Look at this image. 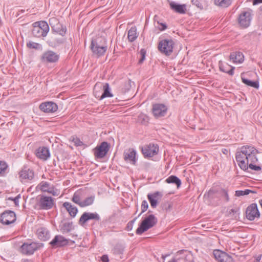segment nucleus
I'll list each match as a JSON object with an SVG mask.
<instances>
[{"label": "nucleus", "instance_id": "nucleus-6", "mask_svg": "<svg viewBox=\"0 0 262 262\" xmlns=\"http://www.w3.org/2000/svg\"><path fill=\"white\" fill-rule=\"evenodd\" d=\"M42 246L43 244L40 243H25L21 246V250L24 254L31 255Z\"/></svg>", "mask_w": 262, "mask_h": 262}, {"label": "nucleus", "instance_id": "nucleus-19", "mask_svg": "<svg viewBox=\"0 0 262 262\" xmlns=\"http://www.w3.org/2000/svg\"><path fill=\"white\" fill-rule=\"evenodd\" d=\"M123 155L124 159L126 162H129L133 165H135L136 162V152L134 149H128L124 152Z\"/></svg>", "mask_w": 262, "mask_h": 262}, {"label": "nucleus", "instance_id": "nucleus-60", "mask_svg": "<svg viewBox=\"0 0 262 262\" xmlns=\"http://www.w3.org/2000/svg\"><path fill=\"white\" fill-rule=\"evenodd\" d=\"M13 199H14V198H12V197H10V198H8V200H11V201H13Z\"/></svg>", "mask_w": 262, "mask_h": 262}, {"label": "nucleus", "instance_id": "nucleus-48", "mask_svg": "<svg viewBox=\"0 0 262 262\" xmlns=\"http://www.w3.org/2000/svg\"><path fill=\"white\" fill-rule=\"evenodd\" d=\"M138 217H135V219H134L133 220L129 221L127 224V226H126V229L127 231H130L132 230L133 229V225H134V223L135 222V221H136Z\"/></svg>", "mask_w": 262, "mask_h": 262}, {"label": "nucleus", "instance_id": "nucleus-43", "mask_svg": "<svg viewBox=\"0 0 262 262\" xmlns=\"http://www.w3.org/2000/svg\"><path fill=\"white\" fill-rule=\"evenodd\" d=\"M252 191L249 189H245V190H237L235 191V195L241 196L245 195H248Z\"/></svg>", "mask_w": 262, "mask_h": 262}, {"label": "nucleus", "instance_id": "nucleus-21", "mask_svg": "<svg viewBox=\"0 0 262 262\" xmlns=\"http://www.w3.org/2000/svg\"><path fill=\"white\" fill-rule=\"evenodd\" d=\"M163 196L161 192L156 191L151 194L147 195V198L150 202L151 207L155 208L158 205V200L161 199Z\"/></svg>", "mask_w": 262, "mask_h": 262}, {"label": "nucleus", "instance_id": "nucleus-1", "mask_svg": "<svg viewBox=\"0 0 262 262\" xmlns=\"http://www.w3.org/2000/svg\"><path fill=\"white\" fill-rule=\"evenodd\" d=\"M258 153V150L250 145H244L238 149L235 158L239 167L244 171H247L248 168L254 171H260V166L253 164L258 161L256 156Z\"/></svg>", "mask_w": 262, "mask_h": 262}, {"label": "nucleus", "instance_id": "nucleus-31", "mask_svg": "<svg viewBox=\"0 0 262 262\" xmlns=\"http://www.w3.org/2000/svg\"><path fill=\"white\" fill-rule=\"evenodd\" d=\"M103 93L100 96V100H102L106 97H112L113 94L110 92V88L109 84L107 83H105L103 86Z\"/></svg>", "mask_w": 262, "mask_h": 262}, {"label": "nucleus", "instance_id": "nucleus-30", "mask_svg": "<svg viewBox=\"0 0 262 262\" xmlns=\"http://www.w3.org/2000/svg\"><path fill=\"white\" fill-rule=\"evenodd\" d=\"M42 31L40 27H38L37 25H35L34 23L33 24V29L32 30V35L36 37H45L47 35L45 34Z\"/></svg>", "mask_w": 262, "mask_h": 262}, {"label": "nucleus", "instance_id": "nucleus-4", "mask_svg": "<svg viewBox=\"0 0 262 262\" xmlns=\"http://www.w3.org/2000/svg\"><path fill=\"white\" fill-rule=\"evenodd\" d=\"M174 42L172 39H163L158 45V49L166 55H169L173 52Z\"/></svg>", "mask_w": 262, "mask_h": 262}, {"label": "nucleus", "instance_id": "nucleus-22", "mask_svg": "<svg viewBox=\"0 0 262 262\" xmlns=\"http://www.w3.org/2000/svg\"><path fill=\"white\" fill-rule=\"evenodd\" d=\"M36 155L38 158L43 160H46L49 158L50 154L47 147H40L36 150Z\"/></svg>", "mask_w": 262, "mask_h": 262}, {"label": "nucleus", "instance_id": "nucleus-11", "mask_svg": "<svg viewBox=\"0 0 262 262\" xmlns=\"http://www.w3.org/2000/svg\"><path fill=\"white\" fill-rule=\"evenodd\" d=\"M59 58V55L51 50L43 52L40 57L41 61L45 63H55L58 61Z\"/></svg>", "mask_w": 262, "mask_h": 262}, {"label": "nucleus", "instance_id": "nucleus-16", "mask_svg": "<svg viewBox=\"0 0 262 262\" xmlns=\"http://www.w3.org/2000/svg\"><path fill=\"white\" fill-rule=\"evenodd\" d=\"M213 254L218 262H233V259L230 255L221 250H214Z\"/></svg>", "mask_w": 262, "mask_h": 262}, {"label": "nucleus", "instance_id": "nucleus-38", "mask_svg": "<svg viewBox=\"0 0 262 262\" xmlns=\"http://www.w3.org/2000/svg\"><path fill=\"white\" fill-rule=\"evenodd\" d=\"M73 224L72 222H68L64 223L61 228V231L63 233H68L72 229Z\"/></svg>", "mask_w": 262, "mask_h": 262}, {"label": "nucleus", "instance_id": "nucleus-27", "mask_svg": "<svg viewBox=\"0 0 262 262\" xmlns=\"http://www.w3.org/2000/svg\"><path fill=\"white\" fill-rule=\"evenodd\" d=\"M219 68L220 71L228 73L230 75H233L234 74V67H230L227 63L223 64L221 62H219Z\"/></svg>", "mask_w": 262, "mask_h": 262}, {"label": "nucleus", "instance_id": "nucleus-17", "mask_svg": "<svg viewBox=\"0 0 262 262\" xmlns=\"http://www.w3.org/2000/svg\"><path fill=\"white\" fill-rule=\"evenodd\" d=\"M90 220H95L99 221L100 220V216L97 213L84 212L79 220V224L83 226L85 223Z\"/></svg>", "mask_w": 262, "mask_h": 262}, {"label": "nucleus", "instance_id": "nucleus-34", "mask_svg": "<svg viewBox=\"0 0 262 262\" xmlns=\"http://www.w3.org/2000/svg\"><path fill=\"white\" fill-rule=\"evenodd\" d=\"M52 30L57 33L63 36L66 32V28H63L62 24L60 23L52 28Z\"/></svg>", "mask_w": 262, "mask_h": 262}, {"label": "nucleus", "instance_id": "nucleus-49", "mask_svg": "<svg viewBox=\"0 0 262 262\" xmlns=\"http://www.w3.org/2000/svg\"><path fill=\"white\" fill-rule=\"evenodd\" d=\"M220 194L221 195V196L223 198H225L226 201H228L229 200V195H228V192L225 189H222L221 190V192H220Z\"/></svg>", "mask_w": 262, "mask_h": 262}, {"label": "nucleus", "instance_id": "nucleus-57", "mask_svg": "<svg viewBox=\"0 0 262 262\" xmlns=\"http://www.w3.org/2000/svg\"><path fill=\"white\" fill-rule=\"evenodd\" d=\"M261 255H259L257 257V259H256V260L257 261V262H258L260 259H261Z\"/></svg>", "mask_w": 262, "mask_h": 262}, {"label": "nucleus", "instance_id": "nucleus-39", "mask_svg": "<svg viewBox=\"0 0 262 262\" xmlns=\"http://www.w3.org/2000/svg\"><path fill=\"white\" fill-rule=\"evenodd\" d=\"M94 199L95 197L94 196H91L86 198L84 201H82L81 207H84L92 205L94 202Z\"/></svg>", "mask_w": 262, "mask_h": 262}, {"label": "nucleus", "instance_id": "nucleus-20", "mask_svg": "<svg viewBox=\"0 0 262 262\" xmlns=\"http://www.w3.org/2000/svg\"><path fill=\"white\" fill-rule=\"evenodd\" d=\"M68 244V240L63 236L58 235H56L50 243V244L53 248L62 247Z\"/></svg>", "mask_w": 262, "mask_h": 262}, {"label": "nucleus", "instance_id": "nucleus-9", "mask_svg": "<svg viewBox=\"0 0 262 262\" xmlns=\"http://www.w3.org/2000/svg\"><path fill=\"white\" fill-rule=\"evenodd\" d=\"M141 151L145 158H151L158 154L159 146L157 144H149L142 147Z\"/></svg>", "mask_w": 262, "mask_h": 262}, {"label": "nucleus", "instance_id": "nucleus-46", "mask_svg": "<svg viewBox=\"0 0 262 262\" xmlns=\"http://www.w3.org/2000/svg\"><path fill=\"white\" fill-rule=\"evenodd\" d=\"M146 51L144 49H142L140 51V58L139 60V63L141 64L144 61Z\"/></svg>", "mask_w": 262, "mask_h": 262}, {"label": "nucleus", "instance_id": "nucleus-18", "mask_svg": "<svg viewBox=\"0 0 262 262\" xmlns=\"http://www.w3.org/2000/svg\"><path fill=\"white\" fill-rule=\"evenodd\" d=\"M39 108L45 113H53L57 110L58 106L54 102H46L40 104Z\"/></svg>", "mask_w": 262, "mask_h": 262}, {"label": "nucleus", "instance_id": "nucleus-42", "mask_svg": "<svg viewBox=\"0 0 262 262\" xmlns=\"http://www.w3.org/2000/svg\"><path fill=\"white\" fill-rule=\"evenodd\" d=\"M204 0H191L192 5L202 10L204 8Z\"/></svg>", "mask_w": 262, "mask_h": 262}, {"label": "nucleus", "instance_id": "nucleus-25", "mask_svg": "<svg viewBox=\"0 0 262 262\" xmlns=\"http://www.w3.org/2000/svg\"><path fill=\"white\" fill-rule=\"evenodd\" d=\"M244 55L239 52L232 53L230 56V59L234 63H242L244 61Z\"/></svg>", "mask_w": 262, "mask_h": 262}, {"label": "nucleus", "instance_id": "nucleus-29", "mask_svg": "<svg viewBox=\"0 0 262 262\" xmlns=\"http://www.w3.org/2000/svg\"><path fill=\"white\" fill-rule=\"evenodd\" d=\"M165 182L168 184L172 183L176 184L177 185V188H179L181 185V180L177 176L173 175L168 177L166 179Z\"/></svg>", "mask_w": 262, "mask_h": 262}, {"label": "nucleus", "instance_id": "nucleus-44", "mask_svg": "<svg viewBox=\"0 0 262 262\" xmlns=\"http://www.w3.org/2000/svg\"><path fill=\"white\" fill-rule=\"evenodd\" d=\"M148 208V204L146 201L144 200L142 202L141 204V212L138 215V217H139L141 214L144 212Z\"/></svg>", "mask_w": 262, "mask_h": 262}, {"label": "nucleus", "instance_id": "nucleus-37", "mask_svg": "<svg viewBox=\"0 0 262 262\" xmlns=\"http://www.w3.org/2000/svg\"><path fill=\"white\" fill-rule=\"evenodd\" d=\"M38 186L41 191L47 192H48V191L52 187V186H51L48 182L45 181H42L39 184Z\"/></svg>", "mask_w": 262, "mask_h": 262}, {"label": "nucleus", "instance_id": "nucleus-53", "mask_svg": "<svg viewBox=\"0 0 262 262\" xmlns=\"http://www.w3.org/2000/svg\"><path fill=\"white\" fill-rule=\"evenodd\" d=\"M160 25L161 26V27H159V30L160 31H163L167 28V26L165 24L160 23Z\"/></svg>", "mask_w": 262, "mask_h": 262}, {"label": "nucleus", "instance_id": "nucleus-47", "mask_svg": "<svg viewBox=\"0 0 262 262\" xmlns=\"http://www.w3.org/2000/svg\"><path fill=\"white\" fill-rule=\"evenodd\" d=\"M49 193L52 194L54 196H58L60 193V191L55 188L53 185L51 189L48 191Z\"/></svg>", "mask_w": 262, "mask_h": 262}, {"label": "nucleus", "instance_id": "nucleus-55", "mask_svg": "<svg viewBox=\"0 0 262 262\" xmlns=\"http://www.w3.org/2000/svg\"><path fill=\"white\" fill-rule=\"evenodd\" d=\"M260 3H262V0H253V5H256Z\"/></svg>", "mask_w": 262, "mask_h": 262}, {"label": "nucleus", "instance_id": "nucleus-45", "mask_svg": "<svg viewBox=\"0 0 262 262\" xmlns=\"http://www.w3.org/2000/svg\"><path fill=\"white\" fill-rule=\"evenodd\" d=\"M49 21L52 29L59 23L58 19L56 17H52L50 18Z\"/></svg>", "mask_w": 262, "mask_h": 262}, {"label": "nucleus", "instance_id": "nucleus-10", "mask_svg": "<svg viewBox=\"0 0 262 262\" xmlns=\"http://www.w3.org/2000/svg\"><path fill=\"white\" fill-rule=\"evenodd\" d=\"M167 107L161 103H156L152 104V113L156 118H159L166 115L167 112Z\"/></svg>", "mask_w": 262, "mask_h": 262}, {"label": "nucleus", "instance_id": "nucleus-15", "mask_svg": "<svg viewBox=\"0 0 262 262\" xmlns=\"http://www.w3.org/2000/svg\"><path fill=\"white\" fill-rule=\"evenodd\" d=\"M252 19L251 14L249 12H242L238 18V22L240 26L243 28L248 27Z\"/></svg>", "mask_w": 262, "mask_h": 262}, {"label": "nucleus", "instance_id": "nucleus-13", "mask_svg": "<svg viewBox=\"0 0 262 262\" xmlns=\"http://www.w3.org/2000/svg\"><path fill=\"white\" fill-rule=\"evenodd\" d=\"M15 221V213L12 211H5L0 215V222L4 225H9L13 223Z\"/></svg>", "mask_w": 262, "mask_h": 262}, {"label": "nucleus", "instance_id": "nucleus-33", "mask_svg": "<svg viewBox=\"0 0 262 262\" xmlns=\"http://www.w3.org/2000/svg\"><path fill=\"white\" fill-rule=\"evenodd\" d=\"M242 82L246 84L247 85L250 86L251 87H253L256 89H258L259 88V82L258 81H253L251 80H250L247 78H245L243 77L242 76Z\"/></svg>", "mask_w": 262, "mask_h": 262}, {"label": "nucleus", "instance_id": "nucleus-24", "mask_svg": "<svg viewBox=\"0 0 262 262\" xmlns=\"http://www.w3.org/2000/svg\"><path fill=\"white\" fill-rule=\"evenodd\" d=\"M62 206L65 208L72 217H74L76 215L78 212V209L76 206L68 202H64Z\"/></svg>", "mask_w": 262, "mask_h": 262}, {"label": "nucleus", "instance_id": "nucleus-28", "mask_svg": "<svg viewBox=\"0 0 262 262\" xmlns=\"http://www.w3.org/2000/svg\"><path fill=\"white\" fill-rule=\"evenodd\" d=\"M137 28L135 26L132 27L128 31L127 38L128 41L133 42L137 39Z\"/></svg>", "mask_w": 262, "mask_h": 262}, {"label": "nucleus", "instance_id": "nucleus-5", "mask_svg": "<svg viewBox=\"0 0 262 262\" xmlns=\"http://www.w3.org/2000/svg\"><path fill=\"white\" fill-rule=\"evenodd\" d=\"M168 262H192V256L185 250L178 251L172 259Z\"/></svg>", "mask_w": 262, "mask_h": 262}, {"label": "nucleus", "instance_id": "nucleus-23", "mask_svg": "<svg viewBox=\"0 0 262 262\" xmlns=\"http://www.w3.org/2000/svg\"><path fill=\"white\" fill-rule=\"evenodd\" d=\"M38 237L41 241H46L49 239L50 234L47 228L44 227H40L37 230Z\"/></svg>", "mask_w": 262, "mask_h": 262}, {"label": "nucleus", "instance_id": "nucleus-14", "mask_svg": "<svg viewBox=\"0 0 262 262\" xmlns=\"http://www.w3.org/2000/svg\"><path fill=\"white\" fill-rule=\"evenodd\" d=\"M246 216L249 221H253L256 217L260 216V213L258 210L256 204L252 203L247 208Z\"/></svg>", "mask_w": 262, "mask_h": 262}, {"label": "nucleus", "instance_id": "nucleus-40", "mask_svg": "<svg viewBox=\"0 0 262 262\" xmlns=\"http://www.w3.org/2000/svg\"><path fill=\"white\" fill-rule=\"evenodd\" d=\"M72 200L73 202L78 204L79 206L81 207L82 201H81L80 195L79 192H75L74 193Z\"/></svg>", "mask_w": 262, "mask_h": 262}, {"label": "nucleus", "instance_id": "nucleus-2", "mask_svg": "<svg viewBox=\"0 0 262 262\" xmlns=\"http://www.w3.org/2000/svg\"><path fill=\"white\" fill-rule=\"evenodd\" d=\"M90 48L93 53L97 57L103 56L107 49L106 40L101 37L92 40Z\"/></svg>", "mask_w": 262, "mask_h": 262}, {"label": "nucleus", "instance_id": "nucleus-3", "mask_svg": "<svg viewBox=\"0 0 262 262\" xmlns=\"http://www.w3.org/2000/svg\"><path fill=\"white\" fill-rule=\"evenodd\" d=\"M158 220L153 214H150L145 217L141 223L136 231L138 235H141L149 229L153 227L157 223Z\"/></svg>", "mask_w": 262, "mask_h": 262}, {"label": "nucleus", "instance_id": "nucleus-12", "mask_svg": "<svg viewBox=\"0 0 262 262\" xmlns=\"http://www.w3.org/2000/svg\"><path fill=\"white\" fill-rule=\"evenodd\" d=\"M38 205L40 209H50L54 205V199L51 196L40 195Z\"/></svg>", "mask_w": 262, "mask_h": 262}, {"label": "nucleus", "instance_id": "nucleus-7", "mask_svg": "<svg viewBox=\"0 0 262 262\" xmlns=\"http://www.w3.org/2000/svg\"><path fill=\"white\" fill-rule=\"evenodd\" d=\"M19 179L22 183H26L33 180L34 177L33 170L28 166H24L19 172Z\"/></svg>", "mask_w": 262, "mask_h": 262}, {"label": "nucleus", "instance_id": "nucleus-8", "mask_svg": "<svg viewBox=\"0 0 262 262\" xmlns=\"http://www.w3.org/2000/svg\"><path fill=\"white\" fill-rule=\"evenodd\" d=\"M110 149V145L107 142H103L94 149L95 158L101 159L104 158Z\"/></svg>", "mask_w": 262, "mask_h": 262}, {"label": "nucleus", "instance_id": "nucleus-52", "mask_svg": "<svg viewBox=\"0 0 262 262\" xmlns=\"http://www.w3.org/2000/svg\"><path fill=\"white\" fill-rule=\"evenodd\" d=\"M20 198V195L18 194L16 197L14 198V199L13 200V201L14 202L15 205L16 206H18L19 205V200Z\"/></svg>", "mask_w": 262, "mask_h": 262}, {"label": "nucleus", "instance_id": "nucleus-41", "mask_svg": "<svg viewBox=\"0 0 262 262\" xmlns=\"http://www.w3.org/2000/svg\"><path fill=\"white\" fill-rule=\"evenodd\" d=\"M8 168L7 163L4 161H0V175H3Z\"/></svg>", "mask_w": 262, "mask_h": 262}, {"label": "nucleus", "instance_id": "nucleus-54", "mask_svg": "<svg viewBox=\"0 0 262 262\" xmlns=\"http://www.w3.org/2000/svg\"><path fill=\"white\" fill-rule=\"evenodd\" d=\"M101 260L102 262H108V256L106 255H104L101 257Z\"/></svg>", "mask_w": 262, "mask_h": 262}, {"label": "nucleus", "instance_id": "nucleus-59", "mask_svg": "<svg viewBox=\"0 0 262 262\" xmlns=\"http://www.w3.org/2000/svg\"><path fill=\"white\" fill-rule=\"evenodd\" d=\"M259 203L262 208V199L259 201Z\"/></svg>", "mask_w": 262, "mask_h": 262}, {"label": "nucleus", "instance_id": "nucleus-50", "mask_svg": "<svg viewBox=\"0 0 262 262\" xmlns=\"http://www.w3.org/2000/svg\"><path fill=\"white\" fill-rule=\"evenodd\" d=\"M73 142L74 144L77 146H80L83 145L82 142L78 138H74Z\"/></svg>", "mask_w": 262, "mask_h": 262}, {"label": "nucleus", "instance_id": "nucleus-36", "mask_svg": "<svg viewBox=\"0 0 262 262\" xmlns=\"http://www.w3.org/2000/svg\"><path fill=\"white\" fill-rule=\"evenodd\" d=\"M64 42L62 38H57L53 37L49 40V44L51 46L56 47Z\"/></svg>", "mask_w": 262, "mask_h": 262}, {"label": "nucleus", "instance_id": "nucleus-32", "mask_svg": "<svg viewBox=\"0 0 262 262\" xmlns=\"http://www.w3.org/2000/svg\"><path fill=\"white\" fill-rule=\"evenodd\" d=\"M35 25L40 27L45 34L47 35L49 31V27L48 23L45 21H37L34 23Z\"/></svg>", "mask_w": 262, "mask_h": 262}, {"label": "nucleus", "instance_id": "nucleus-56", "mask_svg": "<svg viewBox=\"0 0 262 262\" xmlns=\"http://www.w3.org/2000/svg\"><path fill=\"white\" fill-rule=\"evenodd\" d=\"M139 117L140 119H142L144 121H146V120L147 119V117L144 115H141Z\"/></svg>", "mask_w": 262, "mask_h": 262}, {"label": "nucleus", "instance_id": "nucleus-26", "mask_svg": "<svg viewBox=\"0 0 262 262\" xmlns=\"http://www.w3.org/2000/svg\"><path fill=\"white\" fill-rule=\"evenodd\" d=\"M170 6L171 9L174 10L177 13L180 14L185 13L186 8L185 5H180L174 2H171L170 3Z\"/></svg>", "mask_w": 262, "mask_h": 262}, {"label": "nucleus", "instance_id": "nucleus-58", "mask_svg": "<svg viewBox=\"0 0 262 262\" xmlns=\"http://www.w3.org/2000/svg\"><path fill=\"white\" fill-rule=\"evenodd\" d=\"M167 256H168V255H162V258L163 260H165V258H166Z\"/></svg>", "mask_w": 262, "mask_h": 262}, {"label": "nucleus", "instance_id": "nucleus-35", "mask_svg": "<svg viewBox=\"0 0 262 262\" xmlns=\"http://www.w3.org/2000/svg\"><path fill=\"white\" fill-rule=\"evenodd\" d=\"M214 4L223 8H227L231 4V0H214Z\"/></svg>", "mask_w": 262, "mask_h": 262}, {"label": "nucleus", "instance_id": "nucleus-51", "mask_svg": "<svg viewBox=\"0 0 262 262\" xmlns=\"http://www.w3.org/2000/svg\"><path fill=\"white\" fill-rule=\"evenodd\" d=\"M39 46V44L35 42H30L29 43H27V46L29 48H33V49H37V47Z\"/></svg>", "mask_w": 262, "mask_h": 262}]
</instances>
